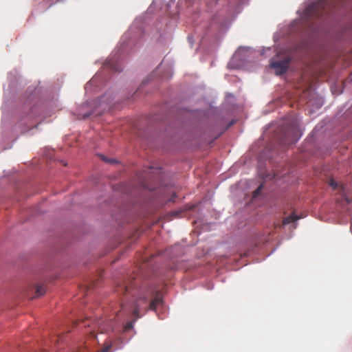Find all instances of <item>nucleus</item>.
<instances>
[{
    "label": "nucleus",
    "mask_w": 352,
    "mask_h": 352,
    "mask_svg": "<svg viewBox=\"0 0 352 352\" xmlns=\"http://www.w3.org/2000/svg\"><path fill=\"white\" fill-rule=\"evenodd\" d=\"M131 283L126 281L118 283L116 287V292L118 295H124V298L121 299V311L123 312H131L133 316L138 318L139 309L146 307L148 300L153 298L148 305V309L155 310L158 306L162 304V297L160 292L153 286L138 291V297L135 298L134 294H131Z\"/></svg>",
    "instance_id": "obj_1"
},
{
    "label": "nucleus",
    "mask_w": 352,
    "mask_h": 352,
    "mask_svg": "<svg viewBox=\"0 0 352 352\" xmlns=\"http://www.w3.org/2000/svg\"><path fill=\"white\" fill-rule=\"evenodd\" d=\"M290 59L284 58L281 60H272L270 67L275 70L276 75H282L286 72L289 65Z\"/></svg>",
    "instance_id": "obj_2"
},
{
    "label": "nucleus",
    "mask_w": 352,
    "mask_h": 352,
    "mask_svg": "<svg viewBox=\"0 0 352 352\" xmlns=\"http://www.w3.org/2000/svg\"><path fill=\"white\" fill-rule=\"evenodd\" d=\"M298 219H299V217L298 216H296L295 214H291V215L288 216L287 217H286L283 220V223L284 225L289 224V223L296 221Z\"/></svg>",
    "instance_id": "obj_3"
},
{
    "label": "nucleus",
    "mask_w": 352,
    "mask_h": 352,
    "mask_svg": "<svg viewBox=\"0 0 352 352\" xmlns=\"http://www.w3.org/2000/svg\"><path fill=\"white\" fill-rule=\"evenodd\" d=\"M45 293V287L43 286L38 285L36 287L35 296L33 298L40 297V296L44 295Z\"/></svg>",
    "instance_id": "obj_4"
},
{
    "label": "nucleus",
    "mask_w": 352,
    "mask_h": 352,
    "mask_svg": "<svg viewBox=\"0 0 352 352\" xmlns=\"http://www.w3.org/2000/svg\"><path fill=\"white\" fill-rule=\"evenodd\" d=\"M109 323L108 327L106 328V327L104 326V324L103 323H100V325H99V329L100 330L101 332H103V331H108L109 330H113V321H109L108 322Z\"/></svg>",
    "instance_id": "obj_5"
},
{
    "label": "nucleus",
    "mask_w": 352,
    "mask_h": 352,
    "mask_svg": "<svg viewBox=\"0 0 352 352\" xmlns=\"http://www.w3.org/2000/svg\"><path fill=\"white\" fill-rule=\"evenodd\" d=\"M107 64L109 65L111 69L115 72H120L121 69L119 67H117L111 63V60H107Z\"/></svg>",
    "instance_id": "obj_6"
},
{
    "label": "nucleus",
    "mask_w": 352,
    "mask_h": 352,
    "mask_svg": "<svg viewBox=\"0 0 352 352\" xmlns=\"http://www.w3.org/2000/svg\"><path fill=\"white\" fill-rule=\"evenodd\" d=\"M263 184H261L254 191V194H253V197H257L260 192H261V190H263Z\"/></svg>",
    "instance_id": "obj_7"
},
{
    "label": "nucleus",
    "mask_w": 352,
    "mask_h": 352,
    "mask_svg": "<svg viewBox=\"0 0 352 352\" xmlns=\"http://www.w3.org/2000/svg\"><path fill=\"white\" fill-rule=\"evenodd\" d=\"M329 184L333 189H336L338 188V184L333 179H331Z\"/></svg>",
    "instance_id": "obj_8"
},
{
    "label": "nucleus",
    "mask_w": 352,
    "mask_h": 352,
    "mask_svg": "<svg viewBox=\"0 0 352 352\" xmlns=\"http://www.w3.org/2000/svg\"><path fill=\"white\" fill-rule=\"evenodd\" d=\"M111 347V344H107V346H105L104 348H102L100 352H109L110 348Z\"/></svg>",
    "instance_id": "obj_9"
},
{
    "label": "nucleus",
    "mask_w": 352,
    "mask_h": 352,
    "mask_svg": "<svg viewBox=\"0 0 352 352\" xmlns=\"http://www.w3.org/2000/svg\"><path fill=\"white\" fill-rule=\"evenodd\" d=\"M102 159L103 161L107 162H109V163H115L116 162L115 160H108L107 157H105L104 156L102 157Z\"/></svg>",
    "instance_id": "obj_10"
},
{
    "label": "nucleus",
    "mask_w": 352,
    "mask_h": 352,
    "mask_svg": "<svg viewBox=\"0 0 352 352\" xmlns=\"http://www.w3.org/2000/svg\"><path fill=\"white\" fill-rule=\"evenodd\" d=\"M89 336L91 338H94V339L96 338V334H95V333L94 331H90Z\"/></svg>",
    "instance_id": "obj_11"
},
{
    "label": "nucleus",
    "mask_w": 352,
    "mask_h": 352,
    "mask_svg": "<svg viewBox=\"0 0 352 352\" xmlns=\"http://www.w3.org/2000/svg\"><path fill=\"white\" fill-rule=\"evenodd\" d=\"M175 197H176V195H175V194H174V195L172 196V197L170 198V200L171 201H175Z\"/></svg>",
    "instance_id": "obj_12"
},
{
    "label": "nucleus",
    "mask_w": 352,
    "mask_h": 352,
    "mask_svg": "<svg viewBox=\"0 0 352 352\" xmlns=\"http://www.w3.org/2000/svg\"><path fill=\"white\" fill-rule=\"evenodd\" d=\"M131 327V323H129L127 324V325L126 326V329H130Z\"/></svg>",
    "instance_id": "obj_13"
}]
</instances>
